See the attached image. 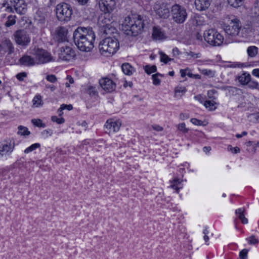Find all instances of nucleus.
I'll return each instance as SVG.
<instances>
[{"instance_id": "nucleus-1", "label": "nucleus", "mask_w": 259, "mask_h": 259, "mask_svg": "<svg viewBox=\"0 0 259 259\" xmlns=\"http://www.w3.org/2000/svg\"><path fill=\"white\" fill-rule=\"evenodd\" d=\"M73 40L78 49L90 52L94 47L95 35L90 27H78L73 33Z\"/></svg>"}, {"instance_id": "nucleus-2", "label": "nucleus", "mask_w": 259, "mask_h": 259, "mask_svg": "<svg viewBox=\"0 0 259 259\" xmlns=\"http://www.w3.org/2000/svg\"><path fill=\"white\" fill-rule=\"evenodd\" d=\"M121 28L127 34L137 36L142 32L144 28L142 18L137 15L125 17L121 24Z\"/></svg>"}, {"instance_id": "nucleus-3", "label": "nucleus", "mask_w": 259, "mask_h": 259, "mask_svg": "<svg viewBox=\"0 0 259 259\" xmlns=\"http://www.w3.org/2000/svg\"><path fill=\"white\" fill-rule=\"evenodd\" d=\"M119 48V42L116 36H108L99 44V49L101 55L109 57L114 55Z\"/></svg>"}, {"instance_id": "nucleus-4", "label": "nucleus", "mask_w": 259, "mask_h": 259, "mask_svg": "<svg viewBox=\"0 0 259 259\" xmlns=\"http://www.w3.org/2000/svg\"><path fill=\"white\" fill-rule=\"evenodd\" d=\"M113 23L112 15L109 13H104L102 14L98 19V24L106 34L115 33L118 35Z\"/></svg>"}, {"instance_id": "nucleus-5", "label": "nucleus", "mask_w": 259, "mask_h": 259, "mask_svg": "<svg viewBox=\"0 0 259 259\" xmlns=\"http://www.w3.org/2000/svg\"><path fill=\"white\" fill-rule=\"evenodd\" d=\"M56 15L57 19L61 22H68L71 17L72 10L71 7L67 3H61L56 7Z\"/></svg>"}, {"instance_id": "nucleus-6", "label": "nucleus", "mask_w": 259, "mask_h": 259, "mask_svg": "<svg viewBox=\"0 0 259 259\" xmlns=\"http://www.w3.org/2000/svg\"><path fill=\"white\" fill-rule=\"evenodd\" d=\"M203 37L205 41L212 46H220L224 41V37L214 29L205 31Z\"/></svg>"}, {"instance_id": "nucleus-7", "label": "nucleus", "mask_w": 259, "mask_h": 259, "mask_svg": "<svg viewBox=\"0 0 259 259\" xmlns=\"http://www.w3.org/2000/svg\"><path fill=\"white\" fill-rule=\"evenodd\" d=\"M31 54L34 56L37 64L47 63L54 60L51 54L42 49L34 48L31 50Z\"/></svg>"}, {"instance_id": "nucleus-8", "label": "nucleus", "mask_w": 259, "mask_h": 259, "mask_svg": "<svg viewBox=\"0 0 259 259\" xmlns=\"http://www.w3.org/2000/svg\"><path fill=\"white\" fill-rule=\"evenodd\" d=\"M173 20L177 23H183L186 20L187 14L186 9L179 5L176 4L171 8Z\"/></svg>"}, {"instance_id": "nucleus-9", "label": "nucleus", "mask_w": 259, "mask_h": 259, "mask_svg": "<svg viewBox=\"0 0 259 259\" xmlns=\"http://www.w3.org/2000/svg\"><path fill=\"white\" fill-rule=\"evenodd\" d=\"M75 56L74 50L70 47L65 46L60 49L59 57L64 61H70L73 59Z\"/></svg>"}, {"instance_id": "nucleus-10", "label": "nucleus", "mask_w": 259, "mask_h": 259, "mask_svg": "<svg viewBox=\"0 0 259 259\" xmlns=\"http://www.w3.org/2000/svg\"><path fill=\"white\" fill-rule=\"evenodd\" d=\"M99 83L103 90L107 93L113 92L116 87V83L108 77H104L100 79Z\"/></svg>"}, {"instance_id": "nucleus-11", "label": "nucleus", "mask_w": 259, "mask_h": 259, "mask_svg": "<svg viewBox=\"0 0 259 259\" xmlns=\"http://www.w3.org/2000/svg\"><path fill=\"white\" fill-rule=\"evenodd\" d=\"M99 4L101 10L104 13H111L116 7L115 0H100Z\"/></svg>"}, {"instance_id": "nucleus-12", "label": "nucleus", "mask_w": 259, "mask_h": 259, "mask_svg": "<svg viewBox=\"0 0 259 259\" xmlns=\"http://www.w3.org/2000/svg\"><path fill=\"white\" fill-rule=\"evenodd\" d=\"M240 28L238 21L235 19L232 21L231 25L225 27V31L228 35L234 36L239 34Z\"/></svg>"}, {"instance_id": "nucleus-13", "label": "nucleus", "mask_w": 259, "mask_h": 259, "mask_svg": "<svg viewBox=\"0 0 259 259\" xmlns=\"http://www.w3.org/2000/svg\"><path fill=\"white\" fill-rule=\"evenodd\" d=\"M156 13L160 18L166 19L169 16V11L166 4H156L154 8Z\"/></svg>"}, {"instance_id": "nucleus-14", "label": "nucleus", "mask_w": 259, "mask_h": 259, "mask_svg": "<svg viewBox=\"0 0 259 259\" xmlns=\"http://www.w3.org/2000/svg\"><path fill=\"white\" fill-rule=\"evenodd\" d=\"M68 30L64 27L59 26L55 30L54 38L58 41H65L67 40Z\"/></svg>"}, {"instance_id": "nucleus-15", "label": "nucleus", "mask_w": 259, "mask_h": 259, "mask_svg": "<svg viewBox=\"0 0 259 259\" xmlns=\"http://www.w3.org/2000/svg\"><path fill=\"white\" fill-rule=\"evenodd\" d=\"M16 42L20 45H27L30 41L26 32L23 30L17 31L15 35Z\"/></svg>"}, {"instance_id": "nucleus-16", "label": "nucleus", "mask_w": 259, "mask_h": 259, "mask_svg": "<svg viewBox=\"0 0 259 259\" xmlns=\"http://www.w3.org/2000/svg\"><path fill=\"white\" fill-rule=\"evenodd\" d=\"M14 52V48L12 43L10 40H5L0 44V56L5 55L6 53L9 55Z\"/></svg>"}, {"instance_id": "nucleus-17", "label": "nucleus", "mask_w": 259, "mask_h": 259, "mask_svg": "<svg viewBox=\"0 0 259 259\" xmlns=\"http://www.w3.org/2000/svg\"><path fill=\"white\" fill-rule=\"evenodd\" d=\"M121 125V122L120 121H113L112 119H108L106 121L105 126L106 128L112 130L114 132H118Z\"/></svg>"}, {"instance_id": "nucleus-18", "label": "nucleus", "mask_w": 259, "mask_h": 259, "mask_svg": "<svg viewBox=\"0 0 259 259\" xmlns=\"http://www.w3.org/2000/svg\"><path fill=\"white\" fill-rule=\"evenodd\" d=\"M211 3V0H195V5L197 10L205 11L207 9Z\"/></svg>"}, {"instance_id": "nucleus-19", "label": "nucleus", "mask_w": 259, "mask_h": 259, "mask_svg": "<svg viewBox=\"0 0 259 259\" xmlns=\"http://www.w3.org/2000/svg\"><path fill=\"white\" fill-rule=\"evenodd\" d=\"M20 63L21 65L30 66H33L36 64L35 58L28 55L23 56L19 59Z\"/></svg>"}, {"instance_id": "nucleus-20", "label": "nucleus", "mask_w": 259, "mask_h": 259, "mask_svg": "<svg viewBox=\"0 0 259 259\" xmlns=\"http://www.w3.org/2000/svg\"><path fill=\"white\" fill-rule=\"evenodd\" d=\"M14 145L11 143L0 145V156L13 151Z\"/></svg>"}, {"instance_id": "nucleus-21", "label": "nucleus", "mask_w": 259, "mask_h": 259, "mask_svg": "<svg viewBox=\"0 0 259 259\" xmlns=\"http://www.w3.org/2000/svg\"><path fill=\"white\" fill-rule=\"evenodd\" d=\"M152 36L156 40H160L165 38L164 33L160 28L157 27H154L153 28Z\"/></svg>"}, {"instance_id": "nucleus-22", "label": "nucleus", "mask_w": 259, "mask_h": 259, "mask_svg": "<svg viewBox=\"0 0 259 259\" xmlns=\"http://www.w3.org/2000/svg\"><path fill=\"white\" fill-rule=\"evenodd\" d=\"M46 15L42 12H38L35 16V21L42 26L46 23Z\"/></svg>"}, {"instance_id": "nucleus-23", "label": "nucleus", "mask_w": 259, "mask_h": 259, "mask_svg": "<svg viewBox=\"0 0 259 259\" xmlns=\"http://www.w3.org/2000/svg\"><path fill=\"white\" fill-rule=\"evenodd\" d=\"M251 78L250 75L247 72H244L238 77V81L243 85H247Z\"/></svg>"}, {"instance_id": "nucleus-24", "label": "nucleus", "mask_w": 259, "mask_h": 259, "mask_svg": "<svg viewBox=\"0 0 259 259\" xmlns=\"http://www.w3.org/2000/svg\"><path fill=\"white\" fill-rule=\"evenodd\" d=\"M15 11L19 14H24L26 12V5L23 4V1L21 3H19L16 7H14Z\"/></svg>"}, {"instance_id": "nucleus-25", "label": "nucleus", "mask_w": 259, "mask_h": 259, "mask_svg": "<svg viewBox=\"0 0 259 259\" xmlns=\"http://www.w3.org/2000/svg\"><path fill=\"white\" fill-rule=\"evenodd\" d=\"M33 107L35 108H37L40 106H42L44 102L42 100V97L40 95H36L33 100Z\"/></svg>"}, {"instance_id": "nucleus-26", "label": "nucleus", "mask_w": 259, "mask_h": 259, "mask_svg": "<svg viewBox=\"0 0 259 259\" xmlns=\"http://www.w3.org/2000/svg\"><path fill=\"white\" fill-rule=\"evenodd\" d=\"M244 212L245 210L241 208H239L236 210V213L238 214V217L241 221V222L244 224H246L248 223V220L245 217Z\"/></svg>"}, {"instance_id": "nucleus-27", "label": "nucleus", "mask_w": 259, "mask_h": 259, "mask_svg": "<svg viewBox=\"0 0 259 259\" xmlns=\"http://www.w3.org/2000/svg\"><path fill=\"white\" fill-rule=\"evenodd\" d=\"M122 70L123 72V73L128 75H130L132 74V67L131 65H130L128 63H124L122 64Z\"/></svg>"}, {"instance_id": "nucleus-28", "label": "nucleus", "mask_w": 259, "mask_h": 259, "mask_svg": "<svg viewBox=\"0 0 259 259\" xmlns=\"http://www.w3.org/2000/svg\"><path fill=\"white\" fill-rule=\"evenodd\" d=\"M247 52L249 57H254L258 53V48L255 46H250L247 48Z\"/></svg>"}, {"instance_id": "nucleus-29", "label": "nucleus", "mask_w": 259, "mask_h": 259, "mask_svg": "<svg viewBox=\"0 0 259 259\" xmlns=\"http://www.w3.org/2000/svg\"><path fill=\"white\" fill-rule=\"evenodd\" d=\"M18 132L17 134L21 136H28L30 133L28 131V128L22 125H20L18 127Z\"/></svg>"}, {"instance_id": "nucleus-30", "label": "nucleus", "mask_w": 259, "mask_h": 259, "mask_svg": "<svg viewBox=\"0 0 259 259\" xmlns=\"http://www.w3.org/2000/svg\"><path fill=\"white\" fill-rule=\"evenodd\" d=\"M186 91L185 87H177L175 90V97H181Z\"/></svg>"}, {"instance_id": "nucleus-31", "label": "nucleus", "mask_w": 259, "mask_h": 259, "mask_svg": "<svg viewBox=\"0 0 259 259\" xmlns=\"http://www.w3.org/2000/svg\"><path fill=\"white\" fill-rule=\"evenodd\" d=\"M182 180L178 178L174 179L172 181H170L171 184L170 186V187L175 189L176 191V192L178 193L180 190V188H179L178 187H175V186H178L182 182Z\"/></svg>"}, {"instance_id": "nucleus-32", "label": "nucleus", "mask_w": 259, "mask_h": 259, "mask_svg": "<svg viewBox=\"0 0 259 259\" xmlns=\"http://www.w3.org/2000/svg\"><path fill=\"white\" fill-rule=\"evenodd\" d=\"M16 17L15 15H10L5 23V25L7 27H10L14 25L16 23Z\"/></svg>"}, {"instance_id": "nucleus-33", "label": "nucleus", "mask_w": 259, "mask_h": 259, "mask_svg": "<svg viewBox=\"0 0 259 259\" xmlns=\"http://www.w3.org/2000/svg\"><path fill=\"white\" fill-rule=\"evenodd\" d=\"M22 0H5L4 3L3 4V6L5 7L6 6H11L16 7L17 5L21 2Z\"/></svg>"}, {"instance_id": "nucleus-34", "label": "nucleus", "mask_w": 259, "mask_h": 259, "mask_svg": "<svg viewBox=\"0 0 259 259\" xmlns=\"http://www.w3.org/2000/svg\"><path fill=\"white\" fill-rule=\"evenodd\" d=\"M85 92L90 96H94L97 94V91L96 88L93 86L89 85L85 89Z\"/></svg>"}, {"instance_id": "nucleus-35", "label": "nucleus", "mask_w": 259, "mask_h": 259, "mask_svg": "<svg viewBox=\"0 0 259 259\" xmlns=\"http://www.w3.org/2000/svg\"><path fill=\"white\" fill-rule=\"evenodd\" d=\"M216 104L217 103L214 101H206L204 105L206 108H209L210 110H214L216 109V107L215 106Z\"/></svg>"}, {"instance_id": "nucleus-36", "label": "nucleus", "mask_w": 259, "mask_h": 259, "mask_svg": "<svg viewBox=\"0 0 259 259\" xmlns=\"http://www.w3.org/2000/svg\"><path fill=\"white\" fill-rule=\"evenodd\" d=\"M227 2L230 6L237 8L242 5L243 0H227Z\"/></svg>"}, {"instance_id": "nucleus-37", "label": "nucleus", "mask_w": 259, "mask_h": 259, "mask_svg": "<svg viewBox=\"0 0 259 259\" xmlns=\"http://www.w3.org/2000/svg\"><path fill=\"white\" fill-rule=\"evenodd\" d=\"M145 71L148 74L155 72L156 71V67L155 65L150 66L147 65L144 66Z\"/></svg>"}, {"instance_id": "nucleus-38", "label": "nucleus", "mask_w": 259, "mask_h": 259, "mask_svg": "<svg viewBox=\"0 0 259 259\" xmlns=\"http://www.w3.org/2000/svg\"><path fill=\"white\" fill-rule=\"evenodd\" d=\"M248 87L252 89H257L259 90V84L258 83L253 80L251 79V78L250 79V81H249L248 83L247 84Z\"/></svg>"}, {"instance_id": "nucleus-39", "label": "nucleus", "mask_w": 259, "mask_h": 259, "mask_svg": "<svg viewBox=\"0 0 259 259\" xmlns=\"http://www.w3.org/2000/svg\"><path fill=\"white\" fill-rule=\"evenodd\" d=\"M31 122L35 126L38 127H45L46 126L45 123H43L40 119H32Z\"/></svg>"}, {"instance_id": "nucleus-40", "label": "nucleus", "mask_w": 259, "mask_h": 259, "mask_svg": "<svg viewBox=\"0 0 259 259\" xmlns=\"http://www.w3.org/2000/svg\"><path fill=\"white\" fill-rule=\"evenodd\" d=\"M185 54L187 56L193 59L199 58L201 56V54L200 53H195L192 51L186 52Z\"/></svg>"}, {"instance_id": "nucleus-41", "label": "nucleus", "mask_w": 259, "mask_h": 259, "mask_svg": "<svg viewBox=\"0 0 259 259\" xmlns=\"http://www.w3.org/2000/svg\"><path fill=\"white\" fill-rule=\"evenodd\" d=\"M177 128L179 131L183 134L187 133L189 131V129L186 127V124L184 122L179 124L177 125Z\"/></svg>"}, {"instance_id": "nucleus-42", "label": "nucleus", "mask_w": 259, "mask_h": 259, "mask_svg": "<svg viewBox=\"0 0 259 259\" xmlns=\"http://www.w3.org/2000/svg\"><path fill=\"white\" fill-rule=\"evenodd\" d=\"M40 147V144L38 143H35L34 144L31 145L30 146L26 148L24 150V152L25 153H28L30 152H32V151L34 150L37 148H39Z\"/></svg>"}, {"instance_id": "nucleus-43", "label": "nucleus", "mask_w": 259, "mask_h": 259, "mask_svg": "<svg viewBox=\"0 0 259 259\" xmlns=\"http://www.w3.org/2000/svg\"><path fill=\"white\" fill-rule=\"evenodd\" d=\"M159 54L160 56V61L164 63H167L171 60L168 56L162 52H159Z\"/></svg>"}, {"instance_id": "nucleus-44", "label": "nucleus", "mask_w": 259, "mask_h": 259, "mask_svg": "<svg viewBox=\"0 0 259 259\" xmlns=\"http://www.w3.org/2000/svg\"><path fill=\"white\" fill-rule=\"evenodd\" d=\"M252 12L255 16H259V0H256L254 4V6L252 9Z\"/></svg>"}, {"instance_id": "nucleus-45", "label": "nucleus", "mask_w": 259, "mask_h": 259, "mask_svg": "<svg viewBox=\"0 0 259 259\" xmlns=\"http://www.w3.org/2000/svg\"><path fill=\"white\" fill-rule=\"evenodd\" d=\"M46 79L51 83H55L57 81V77L54 74L47 75L46 76Z\"/></svg>"}, {"instance_id": "nucleus-46", "label": "nucleus", "mask_w": 259, "mask_h": 259, "mask_svg": "<svg viewBox=\"0 0 259 259\" xmlns=\"http://www.w3.org/2000/svg\"><path fill=\"white\" fill-rule=\"evenodd\" d=\"M161 75L159 73H156L152 75L153 83L154 85H159L160 83V80L158 78V76Z\"/></svg>"}, {"instance_id": "nucleus-47", "label": "nucleus", "mask_w": 259, "mask_h": 259, "mask_svg": "<svg viewBox=\"0 0 259 259\" xmlns=\"http://www.w3.org/2000/svg\"><path fill=\"white\" fill-rule=\"evenodd\" d=\"M52 121L56 122L58 124H62L65 122L63 118H58L56 116H53L51 117Z\"/></svg>"}, {"instance_id": "nucleus-48", "label": "nucleus", "mask_w": 259, "mask_h": 259, "mask_svg": "<svg viewBox=\"0 0 259 259\" xmlns=\"http://www.w3.org/2000/svg\"><path fill=\"white\" fill-rule=\"evenodd\" d=\"M201 73L203 74L204 75L210 76H213L214 74V72L212 71L211 70H208V69H203L201 70Z\"/></svg>"}, {"instance_id": "nucleus-49", "label": "nucleus", "mask_w": 259, "mask_h": 259, "mask_svg": "<svg viewBox=\"0 0 259 259\" xmlns=\"http://www.w3.org/2000/svg\"><path fill=\"white\" fill-rule=\"evenodd\" d=\"M258 242V240L255 238L254 235L250 236L248 239V242L250 244H256Z\"/></svg>"}, {"instance_id": "nucleus-50", "label": "nucleus", "mask_w": 259, "mask_h": 259, "mask_svg": "<svg viewBox=\"0 0 259 259\" xmlns=\"http://www.w3.org/2000/svg\"><path fill=\"white\" fill-rule=\"evenodd\" d=\"M248 250L247 249H243L240 252L239 256L241 259H245L247 257Z\"/></svg>"}, {"instance_id": "nucleus-51", "label": "nucleus", "mask_w": 259, "mask_h": 259, "mask_svg": "<svg viewBox=\"0 0 259 259\" xmlns=\"http://www.w3.org/2000/svg\"><path fill=\"white\" fill-rule=\"evenodd\" d=\"M26 75H27V74L26 72H21V73H18L16 75V77L19 80L22 81V80H23L24 78L26 76Z\"/></svg>"}, {"instance_id": "nucleus-52", "label": "nucleus", "mask_w": 259, "mask_h": 259, "mask_svg": "<svg viewBox=\"0 0 259 259\" xmlns=\"http://www.w3.org/2000/svg\"><path fill=\"white\" fill-rule=\"evenodd\" d=\"M152 128L157 132H161L163 130L162 127L158 125H152Z\"/></svg>"}, {"instance_id": "nucleus-53", "label": "nucleus", "mask_w": 259, "mask_h": 259, "mask_svg": "<svg viewBox=\"0 0 259 259\" xmlns=\"http://www.w3.org/2000/svg\"><path fill=\"white\" fill-rule=\"evenodd\" d=\"M194 39H196L197 40L201 41L202 40V36L199 32H196L194 34Z\"/></svg>"}, {"instance_id": "nucleus-54", "label": "nucleus", "mask_w": 259, "mask_h": 259, "mask_svg": "<svg viewBox=\"0 0 259 259\" xmlns=\"http://www.w3.org/2000/svg\"><path fill=\"white\" fill-rule=\"evenodd\" d=\"M191 121L192 123L195 125H200L201 123V121L199 120L198 119H197L196 118H192L191 120Z\"/></svg>"}, {"instance_id": "nucleus-55", "label": "nucleus", "mask_w": 259, "mask_h": 259, "mask_svg": "<svg viewBox=\"0 0 259 259\" xmlns=\"http://www.w3.org/2000/svg\"><path fill=\"white\" fill-rule=\"evenodd\" d=\"M228 149L232 150V152L234 153H237L240 152V149L237 147L233 148L231 146H229Z\"/></svg>"}, {"instance_id": "nucleus-56", "label": "nucleus", "mask_w": 259, "mask_h": 259, "mask_svg": "<svg viewBox=\"0 0 259 259\" xmlns=\"http://www.w3.org/2000/svg\"><path fill=\"white\" fill-rule=\"evenodd\" d=\"M62 107L64 109H67L68 110H71L72 109L73 107L71 104L69 105H65L62 104L61 105Z\"/></svg>"}, {"instance_id": "nucleus-57", "label": "nucleus", "mask_w": 259, "mask_h": 259, "mask_svg": "<svg viewBox=\"0 0 259 259\" xmlns=\"http://www.w3.org/2000/svg\"><path fill=\"white\" fill-rule=\"evenodd\" d=\"M187 75L189 77H194V78H195L196 79H200L201 78V76L199 74H193L192 73L189 72V73H188Z\"/></svg>"}, {"instance_id": "nucleus-58", "label": "nucleus", "mask_w": 259, "mask_h": 259, "mask_svg": "<svg viewBox=\"0 0 259 259\" xmlns=\"http://www.w3.org/2000/svg\"><path fill=\"white\" fill-rule=\"evenodd\" d=\"M45 87L46 89H50L52 92H54L56 89V87L54 85L46 84Z\"/></svg>"}, {"instance_id": "nucleus-59", "label": "nucleus", "mask_w": 259, "mask_h": 259, "mask_svg": "<svg viewBox=\"0 0 259 259\" xmlns=\"http://www.w3.org/2000/svg\"><path fill=\"white\" fill-rule=\"evenodd\" d=\"M252 74L259 77V69H254L252 71Z\"/></svg>"}, {"instance_id": "nucleus-60", "label": "nucleus", "mask_w": 259, "mask_h": 259, "mask_svg": "<svg viewBox=\"0 0 259 259\" xmlns=\"http://www.w3.org/2000/svg\"><path fill=\"white\" fill-rule=\"evenodd\" d=\"M6 6V10L7 12H13V7H14V6Z\"/></svg>"}, {"instance_id": "nucleus-61", "label": "nucleus", "mask_w": 259, "mask_h": 259, "mask_svg": "<svg viewBox=\"0 0 259 259\" xmlns=\"http://www.w3.org/2000/svg\"><path fill=\"white\" fill-rule=\"evenodd\" d=\"M251 115H253L256 122H259V112L252 114Z\"/></svg>"}, {"instance_id": "nucleus-62", "label": "nucleus", "mask_w": 259, "mask_h": 259, "mask_svg": "<svg viewBox=\"0 0 259 259\" xmlns=\"http://www.w3.org/2000/svg\"><path fill=\"white\" fill-rule=\"evenodd\" d=\"M204 233L205 234V235L204 236V240H205V242H207L208 240H209V238L208 236L206 235V234L208 233V231L206 230H205L204 231Z\"/></svg>"}, {"instance_id": "nucleus-63", "label": "nucleus", "mask_w": 259, "mask_h": 259, "mask_svg": "<svg viewBox=\"0 0 259 259\" xmlns=\"http://www.w3.org/2000/svg\"><path fill=\"white\" fill-rule=\"evenodd\" d=\"M66 79L68 80L69 83L72 84L74 83V80L71 76L68 75Z\"/></svg>"}, {"instance_id": "nucleus-64", "label": "nucleus", "mask_w": 259, "mask_h": 259, "mask_svg": "<svg viewBox=\"0 0 259 259\" xmlns=\"http://www.w3.org/2000/svg\"><path fill=\"white\" fill-rule=\"evenodd\" d=\"M215 92V91L214 90H210V91H208L207 94H208V97L209 98H212V96L213 94H214Z\"/></svg>"}]
</instances>
